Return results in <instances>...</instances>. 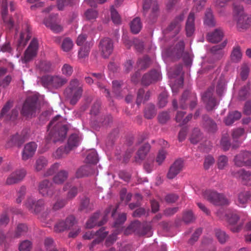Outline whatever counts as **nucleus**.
Wrapping results in <instances>:
<instances>
[{
	"instance_id": "f257e3e1",
	"label": "nucleus",
	"mask_w": 251,
	"mask_h": 251,
	"mask_svg": "<svg viewBox=\"0 0 251 251\" xmlns=\"http://www.w3.org/2000/svg\"><path fill=\"white\" fill-rule=\"evenodd\" d=\"M61 120V117L58 115L50 122L48 126V130L50 129V131L46 137L48 142L52 141L55 143L65 138L68 127L66 124H63Z\"/></svg>"
},
{
	"instance_id": "f03ea898",
	"label": "nucleus",
	"mask_w": 251,
	"mask_h": 251,
	"mask_svg": "<svg viewBox=\"0 0 251 251\" xmlns=\"http://www.w3.org/2000/svg\"><path fill=\"white\" fill-rule=\"evenodd\" d=\"M83 84L77 79H72L69 86L65 89L64 94L70 99L72 105H75L80 99L83 93Z\"/></svg>"
},
{
	"instance_id": "7ed1b4c3",
	"label": "nucleus",
	"mask_w": 251,
	"mask_h": 251,
	"mask_svg": "<svg viewBox=\"0 0 251 251\" xmlns=\"http://www.w3.org/2000/svg\"><path fill=\"white\" fill-rule=\"evenodd\" d=\"M38 98L36 95L28 96L23 104L21 110V115L26 118H32L36 115L39 109Z\"/></svg>"
},
{
	"instance_id": "20e7f679",
	"label": "nucleus",
	"mask_w": 251,
	"mask_h": 251,
	"mask_svg": "<svg viewBox=\"0 0 251 251\" xmlns=\"http://www.w3.org/2000/svg\"><path fill=\"white\" fill-rule=\"evenodd\" d=\"M143 8L144 14L149 22L151 23L155 22L160 13L158 2L152 0H144Z\"/></svg>"
},
{
	"instance_id": "39448f33",
	"label": "nucleus",
	"mask_w": 251,
	"mask_h": 251,
	"mask_svg": "<svg viewBox=\"0 0 251 251\" xmlns=\"http://www.w3.org/2000/svg\"><path fill=\"white\" fill-rule=\"evenodd\" d=\"M184 46V42L181 40L178 42L173 49L170 48L167 49L166 50V54L168 57H171L175 59H179L183 56L185 64L189 66L191 64V60L188 53H183Z\"/></svg>"
},
{
	"instance_id": "423d86ee",
	"label": "nucleus",
	"mask_w": 251,
	"mask_h": 251,
	"mask_svg": "<svg viewBox=\"0 0 251 251\" xmlns=\"http://www.w3.org/2000/svg\"><path fill=\"white\" fill-rule=\"evenodd\" d=\"M7 0H2L1 3L0 12L3 23L9 29L12 28L14 23L19 24L22 20V16L20 13H15L13 19L8 15Z\"/></svg>"
},
{
	"instance_id": "0eeeda50",
	"label": "nucleus",
	"mask_w": 251,
	"mask_h": 251,
	"mask_svg": "<svg viewBox=\"0 0 251 251\" xmlns=\"http://www.w3.org/2000/svg\"><path fill=\"white\" fill-rule=\"evenodd\" d=\"M202 195L205 199L214 205H228L230 203L229 200L224 194L213 190H205L202 191Z\"/></svg>"
},
{
	"instance_id": "6e6552de",
	"label": "nucleus",
	"mask_w": 251,
	"mask_h": 251,
	"mask_svg": "<svg viewBox=\"0 0 251 251\" xmlns=\"http://www.w3.org/2000/svg\"><path fill=\"white\" fill-rule=\"evenodd\" d=\"M42 85L45 87H52L58 89L62 87L68 80L60 75H45L41 78Z\"/></svg>"
},
{
	"instance_id": "1a4fd4ad",
	"label": "nucleus",
	"mask_w": 251,
	"mask_h": 251,
	"mask_svg": "<svg viewBox=\"0 0 251 251\" xmlns=\"http://www.w3.org/2000/svg\"><path fill=\"white\" fill-rule=\"evenodd\" d=\"M28 131L27 130H23L19 134L16 133L11 135L7 139L5 144V148H11L15 146L20 147L28 139Z\"/></svg>"
},
{
	"instance_id": "9d476101",
	"label": "nucleus",
	"mask_w": 251,
	"mask_h": 251,
	"mask_svg": "<svg viewBox=\"0 0 251 251\" xmlns=\"http://www.w3.org/2000/svg\"><path fill=\"white\" fill-rule=\"evenodd\" d=\"M25 205L30 212L37 214L44 209L45 201L43 199L36 200L30 197L26 200Z\"/></svg>"
},
{
	"instance_id": "9b49d317",
	"label": "nucleus",
	"mask_w": 251,
	"mask_h": 251,
	"mask_svg": "<svg viewBox=\"0 0 251 251\" xmlns=\"http://www.w3.org/2000/svg\"><path fill=\"white\" fill-rule=\"evenodd\" d=\"M214 87L210 86L202 96V100L206 104V108L208 111L212 110L218 104L216 99L213 97Z\"/></svg>"
},
{
	"instance_id": "f8f14e48",
	"label": "nucleus",
	"mask_w": 251,
	"mask_h": 251,
	"mask_svg": "<svg viewBox=\"0 0 251 251\" xmlns=\"http://www.w3.org/2000/svg\"><path fill=\"white\" fill-rule=\"evenodd\" d=\"M38 48V41L36 38H33L25 50L24 57L22 58V62L26 63L30 61L36 55Z\"/></svg>"
},
{
	"instance_id": "ddd939ff",
	"label": "nucleus",
	"mask_w": 251,
	"mask_h": 251,
	"mask_svg": "<svg viewBox=\"0 0 251 251\" xmlns=\"http://www.w3.org/2000/svg\"><path fill=\"white\" fill-rule=\"evenodd\" d=\"M38 190L43 197H51L55 193L52 182L48 179H44L39 183Z\"/></svg>"
},
{
	"instance_id": "4468645a",
	"label": "nucleus",
	"mask_w": 251,
	"mask_h": 251,
	"mask_svg": "<svg viewBox=\"0 0 251 251\" xmlns=\"http://www.w3.org/2000/svg\"><path fill=\"white\" fill-rule=\"evenodd\" d=\"M114 46L112 40L109 38H105L100 40L99 49L103 58H108L112 53Z\"/></svg>"
},
{
	"instance_id": "2eb2a0df",
	"label": "nucleus",
	"mask_w": 251,
	"mask_h": 251,
	"mask_svg": "<svg viewBox=\"0 0 251 251\" xmlns=\"http://www.w3.org/2000/svg\"><path fill=\"white\" fill-rule=\"evenodd\" d=\"M13 105L12 101H8L2 108L0 115V118H4L5 120H15L18 116L19 112L17 109H13L11 111L10 114H7L9 109L12 107Z\"/></svg>"
},
{
	"instance_id": "dca6fc26",
	"label": "nucleus",
	"mask_w": 251,
	"mask_h": 251,
	"mask_svg": "<svg viewBox=\"0 0 251 251\" xmlns=\"http://www.w3.org/2000/svg\"><path fill=\"white\" fill-rule=\"evenodd\" d=\"M31 32L29 25L27 24H25L22 26V31L20 34V37L18 40V48L22 49L27 44L28 41L31 38Z\"/></svg>"
},
{
	"instance_id": "f3484780",
	"label": "nucleus",
	"mask_w": 251,
	"mask_h": 251,
	"mask_svg": "<svg viewBox=\"0 0 251 251\" xmlns=\"http://www.w3.org/2000/svg\"><path fill=\"white\" fill-rule=\"evenodd\" d=\"M57 15H52L49 18L44 21V24L50 28L53 32L57 33L63 30V27L59 25Z\"/></svg>"
},
{
	"instance_id": "a211bd4d",
	"label": "nucleus",
	"mask_w": 251,
	"mask_h": 251,
	"mask_svg": "<svg viewBox=\"0 0 251 251\" xmlns=\"http://www.w3.org/2000/svg\"><path fill=\"white\" fill-rule=\"evenodd\" d=\"M231 175L240 179L244 184L251 185V172L241 169L237 171H231Z\"/></svg>"
},
{
	"instance_id": "6ab92c4d",
	"label": "nucleus",
	"mask_w": 251,
	"mask_h": 251,
	"mask_svg": "<svg viewBox=\"0 0 251 251\" xmlns=\"http://www.w3.org/2000/svg\"><path fill=\"white\" fill-rule=\"evenodd\" d=\"M160 77V72L157 70H153L143 76L141 82L143 85L148 86L159 80Z\"/></svg>"
},
{
	"instance_id": "aec40b11",
	"label": "nucleus",
	"mask_w": 251,
	"mask_h": 251,
	"mask_svg": "<svg viewBox=\"0 0 251 251\" xmlns=\"http://www.w3.org/2000/svg\"><path fill=\"white\" fill-rule=\"evenodd\" d=\"M28 230V226L25 224H19L14 231L9 230L8 231V236L11 239L19 238L22 236H24Z\"/></svg>"
},
{
	"instance_id": "412c9836",
	"label": "nucleus",
	"mask_w": 251,
	"mask_h": 251,
	"mask_svg": "<svg viewBox=\"0 0 251 251\" xmlns=\"http://www.w3.org/2000/svg\"><path fill=\"white\" fill-rule=\"evenodd\" d=\"M183 167V162L181 159L176 160L171 166L167 174V177L169 179L175 177L182 170Z\"/></svg>"
},
{
	"instance_id": "4be33fe9",
	"label": "nucleus",
	"mask_w": 251,
	"mask_h": 251,
	"mask_svg": "<svg viewBox=\"0 0 251 251\" xmlns=\"http://www.w3.org/2000/svg\"><path fill=\"white\" fill-rule=\"evenodd\" d=\"M251 25V15L241 14L237 18V27L239 31L249 28Z\"/></svg>"
},
{
	"instance_id": "5701e85b",
	"label": "nucleus",
	"mask_w": 251,
	"mask_h": 251,
	"mask_svg": "<svg viewBox=\"0 0 251 251\" xmlns=\"http://www.w3.org/2000/svg\"><path fill=\"white\" fill-rule=\"evenodd\" d=\"M251 157V152L247 151H240L234 158L235 166L241 167L245 166L248 158Z\"/></svg>"
},
{
	"instance_id": "b1692460",
	"label": "nucleus",
	"mask_w": 251,
	"mask_h": 251,
	"mask_svg": "<svg viewBox=\"0 0 251 251\" xmlns=\"http://www.w3.org/2000/svg\"><path fill=\"white\" fill-rule=\"evenodd\" d=\"M25 176V171L24 170H17L11 174L7 177L6 183L7 185H12L21 181Z\"/></svg>"
},
{
	"instance_id": "393cba45",
	"label": "nucleus",
	"mask_w": 251,
	"mask_h": 251,
	"mask_svg": "<svg viewBox=\"0 0 251 251\" xmlns=\"http://www.w3.org/2000/svg\"><path fill=\"white\" fill-rule=\"evenodd\" d=\"M37 149V145L35 142H30L26 144L22 152V159L26 160L32 157Z\"/></svg>"
},
{
	"instance_id": "a878e982",
	"label": "nucleus",
	"mask_w": 251,
	"mask_h": 251,
	"mask_svg": "<svg viewBox=\"0 0 251 251\" xmlns=\"http://www.w3.org/2000/svg\"><path fill=\"white\" fill-rule=\"evenodd\" d=\"M95 167L90 164H86L79 168L76 172V177L81 178L93 174L95 172Z\"/></svg>"
},
{
	"instance_id": "bb28decb",
	"label": "nucleus",
	"mask_w": 251,
	"mask_h": 251,
	"mask_svg": "<svg viewBox=\"0 0 251 251\" xmlns=\"http://www.w3.org/2000/svg\"><path fill=\"white\" fill-rule=\"evenodd\" d=\"M195 16H193L192 13H190L186 20L185 30L187 37H191L195 30Z\"/></svg>"
},
{
	"instance_id": "cd10ccee",
	"label": "nucleus",
	"mask_w": 251,
	"mask_h": 251,
	"mask_svg": "<svg viewBox=\"0 0 251 251\" xmlns=\"http://www.w3.org/2000/svg\"><path fill=\"white\" fill-rule=\"evenodd\" d=\"M99 212H96L93 215H92L86 224V228H92L96 225H98L99 226L103 225L106 222L107 220H106L105 218H103L102 220L98 222V219H99Z\"/></svg>"
},
{
	"instance_id": "c85d7f7f",
	"label": "nucleus",
	"mask_w": 251,
	"mask_h": 251,
	"mask_svg": "<svg viewBox=\"0 0 251 251\" xmlns=\"http://www.w3.org/2000/svg\"><path fill=\"white\" fill-rule=\"evenodd\" d=\"M183 14H180L176 17L168 26L167 30L169 31H173L176 34H177L180 30V22L183 21Z\"/></svg>"
},
{
	"instance_id": "c756f323",
	"label": "nucleus",
	"mask_w": 251,
	"mask_h": 251,
	"mask_svg": "<svg viewBox=\"0 0 251 251\" xmlns=\"http://www.w3.org/2000/svg\"><path fill=\"white\" fill-rule=\"evenodd\" d=\"M251 197V193L248 191H243L238 195L236 204L240 207H245Z\"/></svg>"
},
{
	"instance_id": "7c9ffc66",
	"label": "nucleus",
	"mask_w": 251,
	"mask_h": 251,
	"mask_svg": "<svg viewBox=\"0 0 251 251\" xmlns=\"http://www.w3.org/2000/svg\"><path fill=\"white\" fill-rule=\"evenodd\" d=\"M203 126L209 132H215L217 130L216 123L207 115L202 117Z\"/></svg>"
},
{
	"instance_id": "2f4dec72",
	"label": "nucleus",
	"mask_w": 251,
	"mask_h": 251,
	"mask_svg": "<svg viewBox=\"0 0 251 251\" xmlns=\"http://www.w3.org/2000/svg\"><path fill=\"white\" fill-rule=\"evenodd\" d=\"M226 41H225L222 44L213 46L210 49L211 53L214 57L217 59H220L224 54V48L226 45Z\"/></svg>"
},
{
	"instance_id": "473e14b6",
	"label": "nucleus",
	"mask_w": 251,
	"mask_h": 251,
	"mask_svg": "<svg viewBox=\"0 0 251 251\" xmlns=\"http://www.w3.org/2000/svg\"><path fill=\"white\" fill-rule=\"evenodd\" d=\"M108 232L105 231V229L103 227H102L100 229V230H98L96 232L97 238L94 240L89 246L90 250L93 251V248L94 246L101 242L104 239V238H105Z\"/></svg>"
},
{
	"instance_id": "72a5a7b5",
	"label": "nucleus",
	"mask_w": 251,
	"mask_h": 251,
	"mask_svg": "<svg viewBox=\"0 0 251 251\" xmlns=\"http://www.w3.org/2000/svg\"><path fill=\"white\" fill-rule=\"evenodd\" d=\"M224 34L220 29H216L214 31L207 34V40L211 43H216L220 42L223 38Z\"/></svg>"
},
{
	"instance_id": "f704fd0d",
	"label": "nucleus",
	"mask_w": 251,
	"mask_h": 251,
	"mask_svg": "<svg viewBox=\"0 0 251 251\" xmlns=\"http://www.w3.org/2000/svg\"><path fill=\"white\" fill-rule=\"evenodd\" d=\"M68 177V172L62 170L56 173L52 178L53 182L58 185L62 184Z\"/></svg>"
},
{
	"instance_id": "c9c22d12",
	"label": "nucleus",
	"mask_w": 251,
	"mask_h": 251,
	"mask_svg": "<svg viewBox=\"0 0 251 251\" xmlns=\"http://www.w3.org/2000/svg\"><path fill=\"white\" fill-rule=\"evenodd\" d=\"M150 145L149 144H145L142 145L137 152L136 157H135L136 161L138 160H144L150 150Z\"/></svg>"
},
{
	"instance_id": "e433bc0d",
	"label": "nucleus",
	"mask_w": 251,
	"mask_h": 251,
	"mask_svg": "<svg viewBox=\"0 0 251 251\" xmlns=\"http://www.w3.org/2000/svg\"><path fill=\"white\" fill-rule=\"evenodd\" d=\"M241 117V113L237 111L229 112L225 118L224 123L226 126H231L234 122L240 119Z\"/></svg>"
},
{
	"instance_id": "4c0bfd02",
	"label": "nucleus",
	"mask_w": 251,
	"mask_h": 251,
	"mask_svg": "<svg viewBox=\"0 0 251 251\" xmlns=\"http://www.w3.org/2000/svg\"><path fill=\"white\" fill-rule=\"evenodd\" d=\"M80 140V137L78 134H72L69 137L66 146L70 149V151H71L79 145Z\"/></svg>"
},
{
	"instance_id": "58836bf2",
	"label": "nucleus",
	"mask_w": 251,
	"mask_h": 251,
	"mask_svg": "<svg viewBox=\"0 0 251 251\" xmlns=\"http://www.w3.org/2000/svg\"><path fill=\"white\" fill-rule=\"evenodd\" d=\"M130 30L133 34H137L141 30L142 24L139 17H136L130 23Z\"/></svg>"
},
{
	"instance_id": "ea45409f",
	"label": "nucleus",
	"mask_w": 251,
	"mask_h": 251,
	"mask_svg": "<svg viewBox=\"0 0 251 251\" xmlns=\"http://www.w3.org/2000/svg\"><path fill=\"white\" fill-rule=\"evenodd\" d=\"M157 111L154 105L152 103L148 104L144 109V116L146 119H151L156 115Z\"/></svg>"
},
{
	"instance_id": "a19ab883",
	"label": "nucleus",
	"mask_w": 251,
	"mask_h": 251,
	"mask_svg": "<svg viewBox=\"0 0 251 251\" xmlns=\"http://www.w3.org/2000/svg\"><path fill=\"white\" fill-rule=\"evenodd\" d=\"M242 56V53L240 47L239 46L234 47L230 54L231 61L235 63H238L241 60Z\"/></svg>"
},
{
	"instance_id": "79ce46f5",
	"label": "nucleus",
	"mask_w": 251,
	"mask_h": 251,
	"mask_svg": "<svg viewBox=\"0 0 251 251\" xmlns=\"http://www.w3.org/2000/svg\"><path fill=\"white\" fill-rule=\"evenodd\" d=\"M85 161L87 164H96L97 163L98 157L96 151L95 150H91L88 151Z\"/></svg>"
},
{
	"instance_id": "37998d69",
	"label": "nucleus",
	"mask_w": 251,
	"mask_h": 251,
	"mask_svg": "<svg viewBox=\"0 0 251 251\" xmlns=\"http://www.w3.org/2000/svg\"><path fill=\"white\" fill-rule=\"evenodd\" d=\"M189 91H185L183 93L179 101L180 107L183 109H186L190 103V95L193 94Z\"/></svg>"
},
{
	"instance_id": "c03bdc74",
	"label": "nucleus",
	"mask_w": 251,
	"mask_h": 251,
	"mask_svg": "<svg viewBox=\"0 0 251 251\" xmlns=\"http://www.w3.org/2000/svg\"><path fill=\"white\" fill-rule=\"evenodd\" d=\"M70 151V149L67 146L60 147L53 153V155L56 159H60L66 156Z\"/></svg>"
},
{
	"instance_id": "a18cd8bd",
	"label": "nucleus",
	"mask_w": 251,
	"mask_h": 251,
	"mask_svg": "<svg viewBox=\"0 0 251 251\" xmlns=\"http://www.w3.org/2000/svg\"><path fill=\"white\" fill-rule=\"evenodd\" d=\"M142 224L138 221H134L126 228L125 231L126 233L129 234L130 232H134L139 235Z\"/></svg>"
},
{
	"instance_id": "49530a36",
	"label": "nucleus",
	"mask_w": 251,
	"mask_h": 251,
	"mask_svg": "<svg viewBox=\"0 0 251 251\" xmlns=\"http://www.w3.org/2000/svg\"><path fill=\"white\" fill-rule=\"evenodd\" d=\"M93 209V206L90 203V200L88 198H83L80 202L79 210L86 212L91 211Z\"/></svg>"
},
{
	"instance_id": "de8ad7c7",
	"label": "nucleus",
	"mask_w": 251,
	"mask_h": 251,
	"mask_svg": "<svg viewBox=\"0 0 251 251\" xmlns=\"http://www.w3.org/2000/svg\"><path fill=\"white\" fill-rule=\"evenodd\" d=\"M140 231V235L146 236L147 237H149L152 234L151 226L149 223H143Z\"/></svg>"
},
{
	"instance_id": "09e8293b",
	"label": "nucleus",
	"mask_w": 251,
	"mask_h": 251,
	"mask_svg": "<svg viewBox=\"0 0 251 251\" xmlns=\"http://www.w3.org/2000/svg\"><path fill=\"white\" fill-rule=\"evenodd\" d=\"M204 24L209 26H213L215 25V22L212 11L210 9H207L205 12Z\"/></svg>"
},
{
	"instance_id": "8fccbe9b",
	"label": "nucleus",
	"mask_w": 251,
	"mask_h": 251,
	"mask_svg": "<svg viewBox=\"0 0 251 251\" xmlns=\"http://www.w3.org/2000/svg\"><path fill=\"white\" fill-rule=\"evenodd\" d=\"M39 70L43 73L49 72L52 70L51 64L48 61H41L37 65Z\"/></svg>"
},
{
	"instance_id": "3c124183",
	"label": "nucleus",
	"mask_w": 251,
	"mask_h": 251,
	"mask_svg": "<svg viewBox=\"0 0 251 251\" xmlns=\"http://www.w3.org/2000/svg\"><path fill=\"white\" fill-rule=\"evenodd\" d=\"M194 1L195 4L190 13H192L193 16H195V13L200 12L203 8L206 0H194Z\"/></svg>"
},
{
	"instance_id": "603ef678",
	"label": "nucleus",
	"mask_w": 251,
	"mask_h": 251,
	"mask_svg": "<svg viewBox=\"0 0 251 251\" xmlns=\"http://www.w3.org/2000/svg\"><path fill=\"white\" fill-rule=\"evenodd\" d=\"M48 165V160L44 157L41 156L38 158L35 164L36 171H40L45 168Z\"/></svg>"
},
{
	"instance_id": "864d4df0",
	"label": "nucleus",
	"mask_w": 251,
	"mask_h": 251,
	"mask_svg": "<svg viewBox=\"0 0 251 251\" xmlns=\"http://www.w3.org/2000/svg\"><path fill=\"white\" fill-rule=\"evenodd\" d=\"M215 236L220 243L224 244L228 240V236L224 231L217 229L215 230Z\"/></svg>"
},
{
	"instance_id": "5fc2aeb1",
	"label": "nucleus",
	"mask_w": 251,
	"mask_h": 251,
	"mask_svg": "<svg viewBox=\"0 0 251 251\" xmlns=\"http://www.w3.org/2000/svg\"><path fill=\"white\" fill-rule=\"evenodd\" d=\"M250 83L243 86L239 92V97L241 100H245L250 95Z\"/></svg>"
},
{
	"instance_id": "6e6d98bb",
	"label": "nucleus",
	"mask_w": 251,
	"mask_h": 251,
	"mask_svg": "<svg viewBox=\"0 0 251 251\" xmlns=\"http://www.w3.org/2000/svg\"><path fill=\"white\" fill-rule=\"evenodd\" d=\"M151 64V59L148 56H144L143 58L139 59L137 65L138 68L141 70H143L149 67Z\"/></svg>"
},
{
	"instance_id": "4d7b16f0",
	"label": "nucleus",
	"mask_w": 251,
	"mask_h": 251,
	"mask_svg": "<svg viewBox=\"0 0 251 251\" xmlns=\"http://www.w3.org/2000/svg\"><path fill=\"white\" fill-rule=\"evenodd\" d=\"M74 46L73 41L69 37H66L63 39L61 48L63 51L68 52L71 50Z\"/></svg>"
},
{
	"instance_id": "13d9d810",
	"label": "nucleus",
	"mask_w": 251,
	"mask_h": 251,
	"mask_svg": "<svg viewBox=\"0 0 251 251\" xmlns=\"http://www.w3.org/2000/svg\"><path fill=\"white\" fill-rule=\"evenodd\" d=\"M90 75L94 77L93 79L95 80V82L97 83L98 87H100L101 82L105 79L104 75L102 73H91Z\"/></svg>"
},
{
	"instance_id": "bf43d9fd",
	"label": "nucleus",
	"mask_w": 251,
	"mask_h": 251,
	"mask_svg": "<svg viewBox=\"0 0 251 251\" xmlns=\"http://www.w3.org/2000/svg\"><path fill=\"white\" fill-rule=\"evenodd\" d=\"M32 249L31 241L26 240L22 241L19 245V251H30Z\"/></svg>"
},
{
	"instance_id": "052dcab7",
	"label": "nucleus",
	"mask_w": 251,
	"mask_h": 251,
	"mask_svg": "<svg viewBox=\"0 0 251 251\" xmlns=\"http://www.w3.org/2000/svg\"><path fill=\"white\" fill-rule=\"evenodd\" d=\"M68 203V201L65 199H58L56 202L53 204L52 209L55 210H59L63 208Z\"/></svg>"
},
{
	"instance_id": "680f3d73",
	"label": "nucleus",
	"mask_w": 251,
	"mask_h": 251,
	"mask_svg": "<svg viewBox=\"0 0 251 251\" xmlns=\"http://www.w3.org/2000/svg\"><path fill=\"white\" fill-rule=\"evenodd\" d=\"M201 138V133L200 129L194 128L191 137V142L193 144L197 143Z\"/></svg>"
},
{
	"instance_id": "e2e57ef3",
	"label": "nucleus",
	"mask_w": 251,
	"mask_h": 251,
	"mask_svg": "<svg viewBox=\"0 0 251 251\" xmlns=\"http://www.w3.org/2000/svg\"><path fill=\"white\" fill-rule=\"evenodd\" d=\"M182 219L184 223L189 224L193 222L195 218L191 211H187L184 213Z\"/></svg>"
},
{
	"instance_id": "0e129e2a",
	"label": "nucleus",
	"mask_w": 251,
	"mask_h": 251,
	"mask_svg": "<svg viewBox=\"0 0 251 251\" xmlns=\"http://www.w3.org/2000/svg\"><path fill=\"white\" fill-rule=\"evenodd\" d=\"M228 164V158L225 155L220 156L218 159V168L222 170L225 168Z\"/></svg>"
},
{
	"instance_id": "69168bd1",
	"label": "nucleus",
	"mask_w": 251,
	"mask_h": 251,
	"mask_svg": "<svg viewBox=\"0 0 251 251\" xmlns=\"http://www.w3.org/2000/svg\"><path fill=\"white\" fill-rule=\"evenodd\" d=\"M168 95L166 92L161 93L158 97V105L160 107H164L168 102Z\"/></svg>"
},
{
	"instance_id": "338daca9",
	"label": "nucleus",
	"mask_w": 251,
	"mask_h": 251,
	"mask_svg": "<svg viewBox=\"0 0 251 251\" xmlns=\"http://www.w3.org/2000/svg\"><path fill=\"white\" fill-rule=\"evenodd\" d=\"M111 16L112 20L114 24H119L121 23V17L113 6L111 8Z\"/></svg>"
},
{
	"instance_id": "774afa93",
	"label": "nucleus",
	"mask_w": 251,
	"mask_h": 251,
	"mask_svg": "<svg viewBox=\"0 0 251 251\" xmlns=\"http://www.w3.org/2000/svg\"><path fill=\"white\" fill-rule=\"evenodd\" d=\"M62 74L66 76H70L73 72V68L69 64H65L62 67Z\"/></svg>"
}]
</instances>
